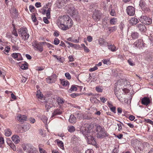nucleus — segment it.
<instances>
[{
  "label": "nucleus",
  "instance_id": "obj_49",
  "mask_svg": "<svg viewBox=\"0 0 153 153\" xmlns=\"http://www.w3.org/2000/svg\"><path fill=\"white\" fill-rule=\"evenodd\" d=\"M123 85L125 86H127L129 85L131 86V85H130V82L127 80L123 81Z\"/></svg>",
  "mask_w": 153,
  "mask_h": 153
},
{
  "label": "nucleus",
  "instance_id": "obj_23",
  "mask_svg": "<svg viewBox=\"0 0 153 153\" xmlns=\"http://www.w3.org/2000/svg\"><path fill=\"white\" fill-rule=\"evenodd\" d=\"M60 81L63 86H68L69 85V82L65 79H60Z\"/></svg>",
  "mask_w": 153,
  "mask_h": 153
},
{
  "label": "nucleus",
  "instance_id": "obj_46",
  "mask_svg": "<svg viewBox=\"0 0 153 153\" xmlns=\"http://www.w3.org/2000/svg\"><path fill=\"white\" fill-rule=\"evenodd\" d=\"M65 76L68 79H71V76L69 73H66L65 74Z\"/></svg>",
  "mask_w": 153,
  "mask_h": 153
},
{
  "label": "nucleus",
  "instance_id": "obj_12",
  "mask_svg": "<svg viewBox=\"0 0 153 153\" xmlns=\"http://www.w3.org/2000/svg\"><path fill=\"white\" fill-rule=\"evenodd\" d=\"M28 147L27 152L29 153H36L37 149L31 144L27 145Z\"/></svg>",
  "mask_w": 153,
  "mask_h": 153
},
{
  "label": "nucleus",
  "instance_id": "obj_40",
  "mask_svg": "<svg viewBox=\"0 0 153 153\" xmlns=\"http://www.w3.org/2000/svg\"><path fill=\"white\" fill-rule=\"evenodd\" d=\"M51 10V9L50 8H48L47 11V12L46 13V16L48 19L50 18V14Z\"/></svg>",
  "mask_w": 153,
  "mask_h": 153
},
{
  "label": "nucleus",
  "instance_id": "obj_33",
  "mask_svg": "<svg viewBox=\"0 0 153 153\" xmlns=\"http://www.w3.org/2000/svg\"><path fill=\"white\" fill-rule=\"evenodd\" d=\"M68 130L70 132H73L75 130V128L73 126H68Z\"/></svg>",
  "mask_w": 153,
  "mask_h": 153
},
{
  "label": "nucleus",
  "instance_id": "obj_6",
  "mask_svg": "<svg viewBox=\"0 0 153 153\" xmlns=\"http://www.w3.org/2000/svg\"><path fill=\"white\" fill-rule=\"evenodd\" d=\"M101 13L99 11L95 10L92 15V17L95 21H98L101 19Z\"/></svg>",
  "mask_w": 153,
  "mask_h": 153
},
{
  "label": "nucleus",
  "instance_id": "obj_32",
  "mask_svg": "<svg viewBox=\"0 0 153 153\" xmlns=\"http://www.w3.org/2000/svg\"><path fill=\"white\" fill-rule=\"evenodd\" d=\"M132 39H135L138 37L139 36L138 33L137 32H132L131 35Z\"/></svg>",
  "mask_w": 153,
  "mask_h": 153
},
{
  "label": "nucleus",
  "instance_id": "obj_8",
  "mask_svg": "<svg viewBox=\"0 0 153 153\" xmlns=\"http://www.w3.org/2000/svg\"><path fill=\"white\" fill-rule=\"evenodd\" d=\"M131 143L133 146L134 147L136 148H137L140 151L142 150V148L140 146H142V143L140 141L135 139L131 141Z\"/></svg>",
  "mask_w": 153,
  "mask_h": 153
},
{
  "label": "nucleus",
  "instance_id": "obj_24",
  "mask_svg": "<svg viewBox=\"0 0 153 153\" xmlns=\"http://www.w3.org/2000/svg\"><path fill=\"white\" fill-rule=\"evenodd\" d=\"M56 142L58 146L60 147V148L62 149H64V146L63 142L59 139H56Z\"/></svg>",
  "mask_w": 153,
  "mask_h": 153
},
{
  "label": "nucleus",
  "instance_id": "obj_52",
  "mask_svg": "<svg viewBox=\"0 0 153 153\" xmlns=\"http://www.w3.org/2000/svg\"><path fill=\"white\" fill-rule=\"evenodd\" d=\"M77 90V88L76 87H71V88L70 89L69 91L71 92L73 91H76Z\"/></svg>",
  "mask_w": 153,
  "mask_h": 153
},
{
  "label": "nucleus",
  "instance_id": "obj_36",
  "mask_svg": "<svg viewBox=\"0 0 153 153\" xmlns=\"http://www.w3.org/2000/svg\"><path fill=\"white\" fill-rule=\"evenodd\" d=\"M117 19L116 18H113L111 19L110 20V23L111 25H115L117 22Z\"/></svg>",
  "mask_w": 153,
  "mask_h": 153
},
{
  "label": "nucleus",
  "instance_id": "obj_43",
  "mask_svg": "<svg viewBox=\"0 0 153 153\" xmlns=\"http://www.w3.org/2000/svg\"><path fill=\"white\" fill-rule=\"evenodd\" d=\"M108 49L112 51H115V47L114 45H108Z\"/></svg>",
  "mask_w": 153,
  "mask_h": 153
},
{
  "label": "nucleus",
  "instance_id": "obj_25",
  "mask_svg": "<svg viewBox=\"0 0 153 153\" xmlns=\"http://www.w3.org/2000/svg\"><path fill=\"white\" fill-rule=\"evenodd\" d=\"M80 138L75 135L73 136L71 139V142L74 143H77L79 140Z\"/></svg>",
  "mask_w": 153,
  "mask_h": 153
},
{
  "label": "nucleus",
  "instance_id": "obj_56",
  "mask_svg": "<svg viewBox=\"0 0 153 153\" xmlns=\"http://www.w3.org/2000/svg\"><path fill=\"white\" fill-rule=\"evenodd\" d=\"M32 19L34 22H35L37 21L36 17L34 14H33L31 16Z\"/></svg>",
  "mask_w": 153,
  "mask_h": 153
},
{
  "label": "nucleus",
  "instance_id": "obj_60",
  "mask_svg": "<svg viewBox=\"0 0 153 153\" xmlns=\"http://www.w3.org/2000/svg\"><path fill=\"white\" fill-rule=\"evenodd\" d=\"M97 67L96 66H95L93 68H90L89 69V71L90 72H92L97 70Z\"/></svg>",
  "mask_w": 153,
  "mask_h": 153
},
{
  "label": "nucleus",
  "instance_id": "obj_37",
  "mask_svg": "<svg viewBox=\"0 0 153 153\" xmlns=\"http://www.w3.org/2000/svg\"><path fill=\"white\" fill-rule=\"evenodd\" d=\"M41 119L44 123L45 124L47 123L48 118L46 116H42L41 118Z\"/></svg>",
  "mask_w": 153,
  "mask_h": 153
},
{
  "label": "nucleus",
  "instance_id": "obj_50",
  "mask_svg": "<svg viewBox=\"0 0 153 153\" xmlns=\"http://www.w3.org/2000/svg\"><path fill=\"white\" fill-rule=\"evenodd\" d=\"M78 45H77L71 43H69V45L68 46V47L70 48V47H73L74 48H76Z\"/></svg>",
  "mask_w": 153,
  "mask_h": 153
},
{
  "label": "nucleus",
  "instance_id": "obj_53",
  "mask_svg": "<svg viewBox=\"0 0 153 153\" xmlns=\"http://www.w3.org/2000/svg\"><path fill=\"white\" fill-rule=\"evenodd\" d=\"M117 29L115 26L110 27L109 28V30L110 31L113 32L115 31Z\"/></svg>",
  "mask_w": 153,
  "mask_h": 153
},
{
  "label": "nucleus",
  "instance_id": "obj_28",
  "mask_svg": "<svg viewBox=\"0 0 153 153\" xmlns=\"http://www.w3.org/2000/svg\"><path fill=\"white\" fill-rule=\"evenodd\" d=\"M36 96L38 98L40 99H42L43 98V95L40 90H38L37 91V93L36 94Z\"/></svg>",
  "mask_w": 153,
  "mask_h": 153
},
{
  "label": "nucleus",
  "instance_id": "obj_11",
  "mask_svg": "<svg viewBox=\"0 0 153 153\" xmlns=\"http://www.w3.org/2000/svg\"><path fill=\"white\" fill-rule=\"evenodd\" d=\"M32 46L36 48L37 50H39L40 52H42L43 51V47L42 45H41L39 43H37L36 42H33L32 43Z\"/></svg>",
  "mask_w": 153,
  "mask_h": 153
},
{
  "label": "nucleus",
  "instance_id": "obj_9",
  "mask_svg": "<svg viewBox=\"0 0 153 153\" xmlns=\"http://www.w3.org/2000/svg\"><path fill=\"white\" fill-rule=\"evenodd\" d=\"M93 134L88 135L87 137V140L89 144L94 145L95 143V141L93 135Z\"/></svg>",
  "mask_w": 153,
  "mask_h": 153
},
{
  "label": "nucleus",
  "instance_id": "obj_54",
  "mask_svg": "<svg viewBox=\"0 0 153 153\" xmlns=\"http://www.w3.org/2000/svg\"><path fill=\"white\" fill-rule=\"evenodd\" d=\"M152 59V57L149 55H148L145 58V60L148 61H151Z\"/></svg>",
  "mask_w": 153,
  "mask_h": 153
},
{
  "label": "nucleus",
  "instance_id": "obj_1",
  "mask_svg": "<svg viewBox=\"0 0 153 153\" xmlns=\"http://www.w3.org/2000/svg\"><path fill=\"white\" fill-rule=\"evenodd\" d=\"M59 27L64 30L71 28L73 25L72 19L67 15L59 17Z\"/></svg>",
  "mask_w": 153,
  "mask_h": 153
},
{
  "label": "nucleus",
  "instance_id": "obj_44",
  "mask_svg": "<svg viewBox=\"0 0 153 153\" xmlns=\"http://www.w3.org/2000/svg\"><path fill=\"white\" fill-rule=\"evenodd\" d=\"M28 144H29V143L23 144L22 145V147L24 151H27V152L28 147H27V145H28Z\"/></svg>",
  "mask_w": 153,
  "mask_h": 153
},
{
  "label": "nucleus",
  "instance_id": "obj_38",
  "mask_svg": "<svg viewBox=\"0 0 153 153\" xmlns=\"http://www.w3.org/2000/svg\"><path fill=\"white\" fill-rule=\"evenodd\" d=\"M70 0H58V3L59 4H61H61L62 3V5H64V4L65 3L67 2H68Z\"/></svg>",
  "mask_w": 153,
  "mask_h": 153
},
{
  "label": "nucleus",
  "instance_id": "obj_45",
  "mask_svg": "<svg viewBox=\"0 0 153 153\" xmlns=\"http://www.w3.org/2000/svg\"><path fill=\"white\" fill-rule=\"evenodd\" d=\"M146 4V3L143 0H141L140 1V2L139 5L140 7H143Z\"/></svg>",
  "mask_w": 153,
  "mask_h": 153
},
{
  "label": "nucleus",
  "instance_id": "obj_22",
  "mask_svg": "<svg viewBox=\"0 0 153 153\" xmlns=\"http://www.w3.org/2000/svg\"><path fill=\"white\" fill-rule=\"evenodd\" d=\"M130 23L132 25H135L138 22V20L135 17L132 18L130 20Z\"/></svg>",
  "mask_w": 153,
  "mask_h": 153
},
{
  "label": "nucleus",
  "instance_id": "obj_35",
  "mask_svg": "<svg viewBox=\"0 0 153 153\" xmlns=\"http://www.w3.org/2000/svg\"><path fill=\"white\" fill-rule=\"evenodd\" d=\"M116 89L117 90L116 91L118 92V93L120 94V95H121V94H123V92L122 91H121V89H122V88H120L119 87H115L114 88V92L115 93V90H116Z\"/></svg>",
  "mask_w": 153,
  "mask_h": 153
},
{
  "label": "nucleus",
  "instance_id": "obj_10",
  "mask_svg": "<svg viewBox=\"0 0 153 153\" xmlns=\"http://www.w3.org/2000/svg\"><path fill=\"white\" fill-rule=\"evenodd\" d=\"M57 76L55 74H53L50 76H49L46 78V81L49 83H53L56 81Z\"/></svg>",
  "mask_w": 153,
  "mask_h": 153
},
{
  "label": "nucleus",
  "instance_id": "obj_5",
  "mask_svg": "<svg viewBox=\"0 0 153 153\" xmlns=\"http://www.w3.org/2000/svg\"><path fill=\"white\" fill-rule=\"evenodd\" d=\"M139 19L141 22L145 25H149L152 22V19L147 16L145 15L141 16Z\"/></svg>",
  "mask_w": 153,
  "mask_h": 153
},
{
  "label": "nucleus",
  "instance_id": "obj_39",
  "mask_svg": "<svg viewBox=\"0 0 153 153\" xmlns=\"http://www.w3.org/2000/svg\"><path fill=\"white\" fill-rule=\"evenodd\" d=\"M13 30L12 32V34L14 35L15 36H17L18 35L17 33V31L15 30V26L13 24Z\"/></svg>",
  "mask_w": 153,
  "mask_h": 153
},
{
  "label": "nucleus",
  "instance_id": "obj_51",
  "mask_svg": "<svg viewBox=\"0 0 153 153\" xmlns=\"http://www.w3.org/2000/svg\"><path fill=\"white\" fill-rule=\"evenodd\" d=\"M128 62L129 64L131 66H133L135 65L134 63L132 61V59H129L128 60Z\"/></svg>",
  "mask_w": 153,
  "mask_h": 153
},
{
  "label": "nucleus",
  "instance_id": "obj_4",
  "mask_svg": "<svg viewBox=\"0 0 153 153\" xmlns=\"http://www.w3.org/2000/svg\"><path fill=\"white\" fill-rule=\"evenodd\" d=\"M92 128V126L90 125H88L86 127L82 128L81 130L83 134L87 137L88 135L92 134L94 133Z\"/></svg>",
  "mask_w": 153,
  "mask_h": 153
},
{
  "label": "nucleus",
  "instance_id": "obj_16",
  "mask_svg": "<svg viewBox=\"0 0 153 153\" xmlns=\"http://www.w3.org/2000/svg\"><path fill=\"white\" fill-rule=\"evenodd\" d=\"M136 27L137 29L142 32L145 31L146 29L145 26L142 24H137Z\"/></svg>",
  "mask_w": 153,
  "mask_h": 153
},
{
  "label": "nucleus",
  "instance_id": "obj_26",
  "mask_svg": "<svg viewBox=\"0 0 153 153\" xmlns=\"http://www.w3.org/2000/svg\"><path fill=\"white\" fill-rule=\"evenodd\" d=\"M30 125L29 124H27L26 125H24L22 127V128L23 129L24 132L27 131L30 128Z\"/></svg>",
  "mask_w": 153,
  "mask_h": 153
},
{
  "label": "nucleus",
  "instance_id": "obj_42",
  "mask_svg": "<svg viewBox=\"0 0 153 153\" xmlns=\"http://www.w3.org/2000/svg\"><path fill=\"white\" fill-rule=\"evenodd\" d=\"M54 44L56 45H58L60 42L59 40L57 38H55L54 40Z\"/></svg>",
  "mask_w": 153,
  "mask_h": 153
},
{
  "label": "nucleus",
  "instance_id": "obj_7",
  "mask_svg": "<svg viewBox=\"0 0 153 153\" xmlns=\"http://www.w3.org/2000/svg\"><path fill=\"white\" fill-rule=\"evenodd\" d=\"M144 44L142 40L140 39L134 42V45L136 48L140 49H142L144 47Z\"/></svg>",
  "mask_w": 153,
  "mask_h": 153
},
{
  "label": "nucleus",
  "instance_id": "obj_41",
  "mask_svg": "<svg viewBox=\"0 0 153 153\" xmlns=\"http://www.w3.org/2000/svg\"><path fill=\"white\" fill-rule=\"evenodd\" d=\"M46 109L47 111H48L52 107V105L51 104L48 105L46 103L45 105Z\"/></svg>",
  "mask_w": 153,
  "mask_h": 153
},
{
  "label": "nucleus",
  "instance_id": "obj_48",
  "mask_svg": "<svg viewBox=\"0 0 153 153\" xmlns=\"http://www.w3.org/2000/svg\"><path fill=\"white\" fill-rule=\"evenodd\" d=\"M117 89H116L115 90H116ZM115 95H116V97H117L118 99L120 101H121V100H122L121 98L120 97V94L118 93L116 91V90H115Z\"/></svg>",
  "mask_w": 153,
  "mask_h": 153
},
{
  "label": "nucleus",
  "instance_id": "obj_14",
  "mask_svg": "<svg viewBox=\"0 0 153 153\" xmlns=\"http://www.w3.org/2000/svg\"><path fill=\"white\" fill-rule=\"evenodd\" d=\"M17 120L20 122L23 123L27 119L26 116L24 115L19 114L17 117Z\"/></svg>",
  "mask_w": 153,
  "mask_h": 153
},
{
  "label": "nucleus",
  "instance_id": "obj_15",
  "mask_svg": "<svg viewBox=\"0 0 153 153\" xmlns=\"http://www.w3.org/2000/svg\"><path fill=\"white\" fill-rule=\"evenodd\" d=\"M150 102V101L149 98L145 97L143 98L141 100V103L143 105L147 106Z\"/></svg>",
  "mask_w": 153,
  "mask_h": 153
},
{
  "label": "nucleus",
  "instance_id": "obj_57",
  "mask_svg": "<svg viewBox=\"0 0 153 153\" xmlns=\"http://www.w3.org/2000/svg\"><path fill=\"white\" fill-rule=\"evenodd\" d=\"M11 13H14L16 15L17 13V11L15 8H13L11 10H10Z\"/></svg>",
  "mask_w": 153,
  "mask_h": 153
},
{
  "label": "nucleus",
  "instance_id": "obj_2",
  "mask_svg": "<svg viewBox=\"0 0 153 153\" xmlns=\"http://www.w3.org/2000/svg\"><path fill=\"white\" fill-rule=\"evenodd\" d=\"M96 131L97 132V134L98 138H103L108 137L109 134L105 131V128L99 125H96Z\"/></svg>",
  "mask_w": 153,
  "mask_h": 153
},
{
  "label": "nucleus",
  "instance_id": "obj_61",
  "mask_svg": "<svg viewBox=\"0 0 153 153\" xmlns=\"http://www.w3.org/2000/svg\"><path fill=\"white\" fill-rule=\"evenodd\" d=\"M29 9L30 11L32 12H34L35 8L33 6L30 5L29 6Z\"/></svg>",
  "mask_w": 153,
  "mask_h": 153
},
{
  "label": "nucleus",
  "instance_id": "obj_20",
  "mask_svg": "<svg viewBox=\"0 0 153 153\" xmlns=\"http://www.w3.org/2000/svg\"><path fill=\"white\" fill-rule=\"evenodd\" d=\"M57 102L58 104L60 106V107H61L63 104L65 103V100L63 98H61L60 97H59L57 98Z\"/></svg>",
  "mask_w": 153,
  "mask_h": 153
},
{
  "label": "nucleus",
  "instance_id": "obj_27",
  "mask_svg": "<svg viewBox=\"0 0 153 153\" xmlns=\"http://www.w3.org/2000/svg\"><path fill=\"white\" fill-rule=\"evenodd\" d=\"M69 121L71 123H75L76 118L74 115L71 114L70 116Z\"/></svg>",
  "mask_w": 153,
  "mask_h": 153
},
{
  "label": "nucleus",
  "instance_id": "obj_34",
  "mask_svg": "<svg viewBox=\"0 0 153 153\" xmlns=\"http://www.w3.org/2000/svg\"><path fill=\"white\" fill-rule=\"evenodd\" d=\"M99 44L100 45H104L105 43L104 39L102 38H100L98 40Z\"/></svg>",
  "mask_w": 153,
  "mask_h": 153
},
{
  "label": "nucleus",
  "instance_id": "obj_58",
  "mask_svg": "<svg viewBox=\"0 0 153 153\" xmlns=\"http://www.w3.org/2000/svg\"><path fill=\"white\" fill-rule=\"evenodd\" d=\"M10 147L13 150V151H15L16 150V146H15L14 144L12 143V144H10Z\"/></svg>",
  "mask_w": 153,
  "mask_h": 153
},
{
  "label": "nucleus",
  "instance_id": "obj_21",
  "mask_svg": "<svg viewBox=\"0 0 153 153\" xmlns=\"http://www.w3.org/2000/svg\"><path fill=\"white\" fill-rule=\"evenodd\" d=\"M62 111L59 109H57L55 110L52 113L51 117L53 118L54 116L57 115H59L62 114Z\"/></svg>",
  "mask_w": 153,
  "mask_h": 153
},
{
  "label": "nucleus",
  "instance_id": "obj_55",
  "mask_svg": "<svg viewBox=\"0 0 153 153\" xmlns=\"http://www.w3.org/2000/svg\"><path fill=\"white\" fill-rule=\"evenodd\" d=\"M96 90L98 92H101L102 91V89L100 87H96Z\"/></svg>",
  "mask_w": 153,
  "mask_h": 153
},
{
  "label": "nucleus",
  "instance_id": "obj_18",
  "mask_svg": "<svg viewBox=\"0 0 153 153\" xmlns=\"http://www.w3.org/2000/svg\"><path fill=\"white\" fill-rule=\"evenodd\" d=\"M13 141L16 144L19 143L20 142V137L17 135H13L11 137Z\"/></svg>",
  "mask_w": 153,
  "mask_h": 153
},
{
  "label": "nucleus",
  "instance_id": "obj_31",
  "mask_svg": "<svg viewBox=\"0 0 153 153\" xmlns=\"http://www.w3.org/2000/svg\"><path fill=\"white\" fill-rule=\"evenodd\" d=\"M20 68L22 70H26L28 68V63L26 62H25L20 66Z\"/></svg>",
  "mask_w": 153,
  "mask_h": 153
},
{
  "label": "nucleus",
  "instance_id": "obj_30",
  "mask_svg": "<svg viewBox=\"0 0 153 153\" xmlns=\"http://www.w3.org/2000/svg\"><path fill=\"white\" fill-rule=\"evenodd\" d=\"M12 132L10 129L8 128L5 130V135L6 136H10Z\"/></svg>",
  "mask_w": 153,
  "mask_h": 153
},
{
  "label": "nucleus",
  "instance_id": "obj_63",
  "mask_svg": "<svg viewBox=\"0 0 153 153\" xmlns=\"http://www.w3.org/2000/svg\"><path fill=\"white\" fill-rule=\"evenodd\" d=\"M4 143V140L2 137H0V144H2Z\"/></svg>",
  "mask_w": 153,
  "mask_h": 153
},
{
  "label": "nucleus",
  "instance_id": "obj_3",
  "mask_svg": "<svg viewBox=\"0 0 153 153\" xmlns=\"http://www.w3.org/2000/svg\"><path fill=\"white\" fill-rule=\"evenodd\" d=\"M18 33L19 36L24 40H27L29 37V35L27 33V30L26 28H20L18 30Z\"/></svg>",
  "mask_w": 153,
  "mask_h": 153
},
{
  "label": "nucleus",
  "instance_id": "obj_62",
  "mask_svg": "<svg viewBox=\"0 0 153 153\" xmlns=\"http://www.w3.org/2000/svg\"><path fill=\"white\" fill-rule=\"evenodd\" d=\"M39 149L40 153H47L45 150L40 147H39Z\"/></svg>",
  "mask_w": 153,
  "mask_h": 153
},
{
  "label": "nucleus",
  "instance_id": "obj_17",
  "mask_svg": "<svg viewBox=\"0 0 153 153\" xmlns=\"http://www.w3.org/2000/svg\"><path fill=\"white\" fill-rule=\"evenodd\" d=\"M11 56L14 59H16L18 61L22 60L21 55L19 53H13L11 55Z\"/></svg>",
  "mask_w": 153,
  "mask_h": 153
},
{
  "label": "nucleus",
  "instance_id": "obj_29",
  "mask_svg": "<svg viewBox=\"0 0 153 153\" xmlns=\"http://www.w3.org/2000/svg\"><path fill=\"white\" fill-rule=\"evenodd\" d=\"M123 80L122 79H119L115 83V86H123Z\"/></svg>",
  "mask_w": 153,
  "mask_h": 153
},
{
  "label": "nucleus",
  "instance_id": "obj_64",
  "mask_svg": "<svg viewBox=\"0 0 153 153\" xmlns=\"http://www.w3.org/2000/svg\"><path fill=\"white\" fill-rule=\"evenodd\" d=\"M85 153H93V151L91 149H88L85 151Z\"/></svg>",
  "mask_w": 153,
  "mask_h": 153
},
{
  "label": "nucleus",
  "instance_id": "obj_47",
  "mask_svg": "<svg viewBox=\"0 0 153 153\" xmlns=\"http://www.w3.org/2000/svg\"><path fill=\"white\" fill-rule=\"evenodd\" d=\"M120 91H122L123 93H124L125 94H127L129 92V90L126 88H124V89L122 88V89H121Z\"/></svg>",
  "mask_w": 153,
  "mask_h": 153
},
{
  "label": "nucleus",
  "instance_id": "obj_19",
  "mask_svg": "<svg viewBox=\"0 0 153 153\" xmlns=\"http://www.w3.org/2000/svg\"><path fill=\"white\" fill-rule=\"evenodd\" d=\"M68 12L71 16H74L75 14V9L73 6L71 7H68Z\"/></svg>",
  "mask_w": 153,
  "mask_h": 153
},
{
  "label": "nucleus",
  "instance_id": "obj_59",
  "mask_svg": "<svg viewBox=\"0 0 153 153\" xmlns=\"http://www.w3.org/2000/svg\"><path fill=\"white\" fill-rule=\"evenodd\" d=\"M100 100L101 101L104 103H105L107 100V99L105 98L104 97H101L100 98Z\"/></svg>",
  "mask_w": 153,
  "mask_h": 153
},
{
  "label": "nucleus",
  "instance_id": "obj_13",
  "mask_svg": "<svg viewBox=\"0 0 153 153\" xmlns=\"http://www.w3.org/2000/svg\"><path fill=\"white\" fill-rule=\"evenodd\" d=\"M127 13L130 16H133L135 14V9L134 7L129 6H128L126 9Z\"/></svg>",
  "mask_w": 153,
  "mask_h": 153
}]
</instances>
